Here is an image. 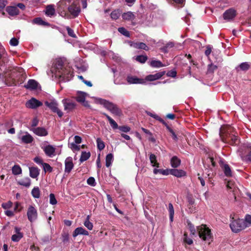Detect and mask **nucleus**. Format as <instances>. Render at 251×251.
Returning a JSON list of instances; mask_svg holds the SVG:
<instances>
[{
    "instance_id": "obj_1",
    "label": "nucleus",
    "mask_w": 251,
    "mask_h": 251,
    "mask_svg": "<svg viewBox=\"0 0 251 251\" xmlns=\"http://www.w3.org/2000/svg\"><path fill=\"white\" fill-rule=\"evenodd\" d=\"M50 71L52 73L54 74L55 76L68 77L69 75H72L71 71L64 68V62L61 59L56 60Z\"/></svg>"
},
{
    "instance_id": "obj_2",
    "label": "nucleus",
    "mask_w": 251,
    "mask_h": 251,
    "mask_svg": "<svg viewBox=\"0 0 251 251\" xmlns=\"http://www.w3.org/2000/svg\"><path fill=\"white\" fill-rule=\"evenodd\" d=\"M93 98L96 103L103 105L105 108L113 114L117 116H120L122 114V110L116 104L104 99L97 98Z\"/></svg>"
},
{
    "instance_id": "obj_3",
    "label": "nucleus",
    "mask_w": 251,
    "mask_h": 251,
    "mask_svg": "<svg viewBox=\"0 0 251 251\" xmlns=\"http://www.w3.org/2000/svg\"><path fill=\"white\" fill-rule=\"evenodd\" d=\"M197 231L200 238L208 245H210L213 241V236L211 230L205 225H202L197 227Z\"/></svg>"
},
{
    "instance_id": "obj_4",
    "label": "nucleus",
    "mask_w": 251,
    "mask_h": 251,
    "mask_svg": "<svg viewBox=\"0 0 251 251\" xmlns=\"http://www.w3.org/2000/svg\"><path fill=\"white\" fill-rule=\"evenodd\" d=\"M251 226V221H232L229 225L231 230L235 233H237Z\"/></svg>"
},
{
    "instance_id": "obj_5",
    "label": "nucleus",
    "mask_w": 251,
    "mask_h": 251,
    "mask_svg": "<svg viewBox=\"0 0 251 251\" xmlns=\"http://www.w3.org/2000/svg\"><path fill=\"white\" fill-rule=\"evenodd\" d=\"M23 69H19L17 71H13L9 75V76H5V82L7 85L11 86L16 85V78L19 76V75H23L21 74L23 72Z\"/></svg>"
},
{
    "instance_id": "obj_6",
    "label": "nucleus",
    "mask_w": 251,
    "mask_h": 251,
    "mask_svg": "<svg viewBox=\"0 0 251 251\" xmlns=\"http://www.w3.org/2000/svg\"><path fill=\"white\" fill-rule=\"evenodd\" d=\"M45 105L48 107L53 112L56 113L59 117L63 115V112L58 108V103L55 100H50L45 102Z\"/></svg>"
},
{
    "instance_id": "obj_7",
    "label": "nucleus",
    "mask_w": 251,
    "mask_h": 251,
    "mask_svg": "<svg viewBox=\"0 0 251 251\" xmlns=\"http://www.w3.org/2000/svg\"><path fill=\"white\" fill-rule=\"evenodd\" d=\"M228 130L229 131H228L227 133H226L225 137L223 139V141L230 145H237L239 143L237 136H236L234 133L231 132V128H229Z\"/></svg>"
},
{
    "instance_id": "obj_8",
    "label": "nucleus",
    "mask_w": 251,
    "mask_h": 251,
    "mask_svg": "<svg viewBox=\"0 0 251 251\" xmlns=\"http://www.w3.org/2000/svg\"><path fill=\"white\" fill-rule=\"evenodd\" d=\"M88 96V94L86 93L78 91L77 92L76 95L75 97L76 101L80 103H81L84 106L90 108V105L89 104L88 101L85 100L86 97Z\"/></svg>"
},
{
    "instance_id": "obj_9",
    "label": "nucleus",
    "mask_w": 251,
    "mask_h": 251,
    "mask_svg": "<svg viewBox=\"0 0 251 251\" xmlns=\"http://www.w3.org/2000/svg\"><path fill=\"white\" fill-rule=\"evenodd\" d=\"M62 102L64 107V110L69 113L73 111L76 106V103L69 99H63Z\"/></svg>"
},
{
    "instance_id": "obj_10",
    "label": "nucleus",
    "mask_w": 251,
    "mask_h": 251,
    "mask_svg": "<svg viewBox=\"0 0 251 251\" xmlns=\"http://www.w3.org/2000/svg\"><path fill=\"white\" fill-rule=\"evenodd\" d=\"M30 130L39 136H46L48 134L47 130L43 127H33Z\"/></svg>"
},
{
    "instance_id": "obj_11",
    "label": "nucleus",
    "mask_w": 251,
    "mask_h": 251,
    "mask_svg": "<svg viewBox=\"0 0 251 251\" xmlns=\"http://www.w3.org/2000/svg\"><path fill=\"white\" fill-rule=\"evenodd\" d=\"M236 11L233 8H230L226 10L223 14V18L226 20H232L236 16Z\"/></svg>"
},
{
    "instance_id": "obj_12",
    "label": "nucleus",
    "mask_w": 251,
    "mask_h": 251,
    "mask_svg": "<svg viewBox=\"0 0 251 251\" xmlns=\"http://www.w3.org/2000/svg\"><path fill=\"white\" fill-rule=\"evenodd\" d=\"M126 81L128 83L131 84H143L145 83L144 80L142 78H139L135 76L128 75L126 77Z\"/></svg>"
},
{
    "instance_id": "obj_13",
    "label": "nucleus",
    "mask_w": 251,
    "mask_h": 251,
    "mask_svg": "<svg viewBox=\"0 0 251 251\" xmlns=\"http://www.w3.org/2000/svg\"><path fill=\"white\" fill-rule=\"evenodd\" d=\"M42 105V103L35 98H31L26 103L27 107L30 108H36Z\"/></svg>"
},
{
    "instance_id": "obj_14",
    "label": "nucleus",
    "mask_w": 251,
    "mask_h": 251,
    "mask_svg": "<svg viewBox=\"0 0 251 251\" xmlns=\"http://www.w3.org/2000/svg\"><path fill=\"white\" fill-rule=\"evenodd\" d=\"M74 167L73 159L71 157H67L65 161V172L69 173Z\"/></svg>"
},
{
    "instance_id": "obj_15",
    "label": "nucleus",
    "mask_w": 251,
    "mask_h": 251,
    "mask_svg": "<svg viewBox=\"0 0 251 251\" xmlns=\"http://www.w3.org/2000/svg\"><path fill=\"white\" fill-rule=\"evenodd\" d=\"M28 220H33L37 218V212L36 209L32 206H30L27 211Z\"/></svg>"
},
{
    "instance_id": "obj_16",
    "label": "nucleus",
    "mask_w": 251,
    "mask_h": 251,
    "mask_svg": "<svg viewBox=\"0 0 251 251\" xmlns=\"http://www.w3.org/2000/svg\"><path fill=\"white\" fill-rule=\"evenodd\" d=\"M170 174L177 177H181L186 176V173L184 171L176 169H170Z\"/></svg>"
},
{
    "instance_id": "obj_17",
    "label": "nucleus",
    "mask_w": 251,
    "mask_h": 251,
    "mask_svg": "<svg viewBox=\"0 0 251 251\" xmlns=\"http://www.w3.org/2000/svg\"><path fill=\"white\" fill-rule=\"evenodd\" d=\"M79 235H89V232L82 227H78L75 229L73 233V237L75 238Z\"/></svg>"
},
{
    "instance_id": "obj_18",
    "label": "nucleus",
    "mask_w": 251,
    "mask_h": 251,
    "mask_svg": "<svg viewBox=\"0 0 251 251\" xmlns=\"http://www.w3.org/2000/svg\"><path fill=\"white\" fill-rule=\"evenodd\" d=\"M68 10L75 17L78 16L80 10L78 6L75 4H72L68 7Z\"/></svg>"
},
{
    "instance_id": "obj_19",
    "label": "nucleus",
    "mask_w": 251,
    "mask_h": 251,
    "mask_svg": "<svg viewBox=\"0 0 251 251\" xmlns=\"http://www.w3.org/2000/svg\"><path fill=\"white\" fill-rule=\"evenodd\" d=\"M20 139L25 144L31 143L34 140L33 137L27 132H25V134L20 137Z\"/></svg>"
},
{
    "instance_id": "obj_20",
    "label": "nucleus",
    "mask_w": 251,
    "mask_h": 251,
    "mask_svg": "<svg viewBox=\"0 0 251 251\" xmlns=\"http://www.w3.org/2000/svg\"><path fill=\"white\" fill-rule=\"evenodd\" d=\"M251 68V64L249 62H243L236 67L235 69L237 72L240 71L246 72Z\"/></svg>"
},
{
    "instance_id": "obj_21",
    "label": "nucleus",
    "mask_w": 251,
    "mask_h": 251,
    "mask_svg": "<svg viewBox=\"0 0 251 251\" xmlns=\"http://www.w3.org/2000/svg\"><path fill=\"white\" fill-rule=\"evenodd\" d=\"M38 83L34 79H29L26 84L25 85V87L29 90H35L38 87Z\"/></svg>"
},
{
    "instance_id": "obj_22",
    "label": "nucleus",
    "mask_w": 251,
    "mask_h": 251,
    "mask_svg": "<svg viewBox=\"0 0 251 251\" xmlns=\"http://www.w3.org/2000/svg\"><path fill=\"white\" fill-rule=\"evenodd\" d=\"M245 152L247 154L242 157L243 159L248 162H251V144H248L247 145Z\"/></svg>"
},
{
    "instance_id": "obj_23",
    "label": "nucleus",
    "mask_w": 251,
    "mask_h": 251,
    "mask_svg": "<svg viewBox=\"0 0 251 251\" xmlns=\"http://www.w3.org/2000/svg\"><path fill=\"white\" fill-rule=\"evenodd\" d=\"M131 46L137 49H143L148 50L149 47L143 42H134L131 44Z\"/></svg>"
},
{
    "instance_id": "obj_24",
    "label": "nucleus",
    "mask_w": 251,
    "mask_h": 251,
    "mask_svg": "<svg viewBox=\"0 0 251 251\" xmlns=\"http://www.w3.org/2000/svg\"><path fill=\"white\" fill-rule=\"evenodd\" d=\"M46 154L49 156H52L54 155L55 152V148L51 145H48L43 148Z\"/></svg>"
},
{
    "instance_id": "obj_25",
    "label": "nucleus",
    "mask_w": 251,
    "mask_h": 251,
    "mask_svg": "<svg viewBox=\"0 0 251 251\" xmlns=\"http://www.w3.org/2000/svg\"><path fill=\"white\" fill-rule=\"evenodd\" d=\"M164 74V72H160L154 75H150L146 77V79L148 81H153L161 78Z\"/></svg>"
},
{
    "instance_id": "obj_26",
    "label": "nucleus",
    "mask_w": 251,
    "mask_h": 251,
    "mask_svg": "<svg viewBox=\"0 0 251 251\" xmlns=\"http://www.w3.org/2000/svg\"><path fill=\"white\" fill-rule=\"evenodd\" d=\"M6 11L11 16L17 15L19 13V10L16 6H8L6 8Z\"/></svg>"
},
{
    "instance_id": "obj_27",
    "label": "nucleus",
    "mask_w": 251,
    "mask_h": 251,
    "mask_svg": "<svg viewBox=\"0 0 251 251\" xmlns=\"http://www.w3.org/2000/svg\"><path fill=\"white\" fill-rule=\"evenodd\" d=\"M122 17L124 20L127 21H132L135 18V15L131 11L123 13Z\"/></svg>"
},
{
    "instance_id": "obj_28",
    "label": "nucleus",
    "mask_w": 251,
    "mask_h": 251,
    "mask_svg": "<svg viewBox=\"0 0 251 251\" xmlns=\"http://www.w3.org/2000/svg\"><path fill=\"white\" fill-rule=\"evenodd\" d=\"M39 175V170L37 167L29 168V175L32 178H36Z\"/></svg>"
},
{
    "instance_id": "obj_29",
    "label": "nucleus",
    "mask_w": 251,
    "mask_h": 251,
    "mask_svg": "<svg viewBox=\"0 0 251 251\" xmlns=\"http://www.w3.org/2000/svg\"><path fill=\"white\" fill-rule=\"evenodd\" d=\"M62 241L64 243H68L69 242V232L68 230L64 229L61 234Z\"/></svg>"
},
{
    "instance_id": "obj_30",
    "label": "nucleus",
    "mask_w": 251,
    "mask_h": 251,
    "mask_svg": "<svg viewBox=\"0 0 251 251\" xmlns=\"http://www.w3.org/2000/svg\"><path fill=\"white\" fill-rule=\"evenodd\" d=\"M181 163V160L176 156H173L171 159V164L172 167L175 168L178 167Z\"/></svg>"
},
{
    "instance_id": "obj_31",
    "label": "nucleus",
    "mask_w": 251,
    "mask_h": 251,
    "mask_svg": "<svg viewBox=\"0 0 251 251\" xmlns=\"http://www.w3.org/2000/svg\"><path fill=\"white\" fill-rule=\"evenodd\" d=\"M33 23L40 25H44V26H49L50 24L44 21H43L41 18L38 17L33 19Z\"/></svg>"
},
{
    "instance_id": "obj_32",
    "label": "nucleus",
    "mask_w": 251,
    "mask_h": 251,
    "mask_svg": "<svg viewBox=\"0 0 251 251\" xmlns=\"http://www.w3.org/2000/svg\"><path fill=\"white\" fill-rule=\"evenodd\" d=\"M46 14L49 16H52L55 14V9L53 5H49L46 8Z\"/></svg>"
},
{
    "instance_id": "obj_33",
    "label": "nucleus",
    "mask_w": 251,
    "mask_h": 251,
    "mask_svg": "<svg viewBox=\"0 0 251 251\" xmlns=\"http://www.w3.org/2000/svg\"><path fill=\"white\" fill-rule=\"evenodd\" d=\"M18 183L21 185L28 187L30 185L31 181L30 178L27 177L20 180Z\"/></svg>"
},
{
    "instance_id": "obj_34",
    "label": "nucleus",
    "mask_w": 251,
    "mask_h": 251,
    "mask_svg": "<svg viewBox=\"0 0 251 251\" xmlns=\"http://www.w3.org/2000/svg\"><path fill=\"white\" fill-rule=\"evenodd\" d=\"M222 168L223 169L225 175L226 176H232L231 169L228 164H224Z\"/></svg>"
},
{
    "instance_id": "obj_35",
    "label": "nucleus",
    "mask_w": 251,
    "mask_h": 251,
    "mask_svg": "<svg viewBox=\"0 0 251 251\" xmlns=\"http://www.w3.org/2000/svg\"><path fill=\"white\" fill-rule=\"evenodd\" d=\"M150 160L151 163L152 164V166L159 167V164L157 162L156 156L152 153H151L150 155Z\"/></svg>"
},
{
    "instance_id": "obj_36",
    "label": "nucleus",
    "mask_w": 251,
    "mask_h": 251,
    "mask_svg": "<svg viewBox=\"0 0 251 251\" xmlns=\"http://www.w3.org/2000/svg\"><path fill=\"white\" fill-rule=\"evenodd\" d=\"M103 114L104 116H105V117L107 118L108 121L109 122L110 125L113 127V128L117 129L119 127L118 125L116 123V122L113 119H112L109 116H108L107 114H106L105 113H103Z\"/></svg>"
},
{
    "instance_id": "obj_37",
    "label": "nucleus",
    "mask_w": 251,
    "mask_h": 251,
    "mask_svg": "<svg viewBox=\"0 0 251 251\" xmlns=\"http://www.w3.org/2000/svg\"><path fill=\"white\" fill-rule=\"evenodd\" d=\"M105 165L107 167H109L112 164L113 160V155L112 153L108 154L106 156Z\"/></svg>"
},
{
    "instance_id": "obj_38",
    "label": "nucleus",
    "mask_w": 251,
    "mask_h": 251,
    "mask_svg": "<svg viewBox=\"0 0 251 251\" xmlns=\"http://www.w3.org/2000/svg\"><path fill=\"white\" fill-rule=\"evenodd\" d=\"M90 157V152L82 151L79 160L81 162H83L89 159Z\"/></svg>"
},
{
    "instance_id": "obj_39",
    "label": "nucleus",
    "mask_w": 251,
    "mask_h": 251,
    "mask_svg": "<svg viewBox=\"0 0 251 251\" xmlns=\"http://www.w3.org/2000/svg\"><path fill=\"white\" fill-rule=\"evenodd\" d=\"M150 65L152 67L156 68H160L164 66L162 63L159 60H152L150 62Z\"/></svg>"
},
{
    "instance_id": "obj_40",
    "label": "nucleus",
    "mask_w": 251,
    "mask_h": 251,
    "mask_svg": "<svg viewBox=\"0 0 251 251\" xmlns=\"http://www.w3.org/2000/svg\"><path fill=\"white\" fill-rule=\"evenodd\" d=\"M168 210L169 211L170 220H173L174 215V209L173 205L171 203H169Z\"/></svg>"
},
{
    "instance_id": "obj_41",
    "label": "nucleus",
    "mask_w": 251,
    "mask_h": 251,
    "mask_svg": "<svg viewBox=\"0 0 251 251\" xmlns=\"http://www.w3.org/2000/svg\"><path fill=\"white\" fill-rule=\"evenodd\" d=\"M121 11L119 9L113 11L111 13V17L113 20H117L121 15Z\"/></svg>"
},
{
    "instance_id": "obj_42",
    "label": "nucleus",
    "mask_w": 251,
    "mask_h": 251,
    "mask_svg": "<svg viewBox=\"0 0 251 251\" xmlns=\"http://www.w3.org/2000/svg\"><path fill=\"white\" fill-rule=\"evenodd\" d=\"M31 194L34 198H39L40 196V192L39 188L38 187H34L32 190Z\"/></svg>"
},
{
    "instance_id": "obj_43",
    "label": "nucleus",
    "mask_w": 251,
    "mask_h": 251,
    "mask_svg": "<svg viewBox=\"0 0 251 251\" xmlns=\"http://www.w3.org/2000/svg\"><path fill=\"white\" fill-rule=\"evenodd\" d=\"M12 173L15 175H19L22 173L21 168L19 166L15 165L12 169Z\"/></svg>"
},
{
    "instance_id": "obj_44",
    "label": "nucleus",
    "mask_w": 251,
    "mask_h": 251,
    "mask_svg": "<svg viewBox=\"0 0 251 251\" xmlns=\"http://www.w3.org/2000/svg\"><path fill=\"white\" fill-rule=\"evenodd\" d=\"M96 142H97L98 149L100 151H101V150H103L104 148H105V144H104V143L100 139V138H97Z\"/></svg>"
},
{
    "instance_id": "obj_45",
    "label": "nucleus",
    "mask_w": 251,
    "mask_h": 251,
    "mask_svg": "<svg viewBox=\"0 0 251 251\" xmlns=\"http://www.w3.org/2000/svg\"><path fill=\"white\" fill-rule=\"evenodd\" d=\"M217 66L211 63L208 66L207 73L212 74L217 69Z\"/></svg>"
},
{
    "instance_id": "obj_46",
    "label": "nucleus",
    "mask_w": 251,
    "mask_h": 251,
    "mask_svg": "<svg viewBox=\"0 0 251 251\" xmlns=\"http://www.w3.org/2000/svg\"><path fill=\"white\" fill-rule=\"evenodd\" d=\"M148 59V57L146 55H138L136 57V60L137 61L141 63H144L146 62V61Z\"/></svg>"
},
{
    "instance_id": "obj_47",
    "label": "nucleus",
    "mask_w": 251,
    "mask_h": 251,
    "mask_svg": "<svg viewBox=\"0 0 251 251\" xmlns=\"http://www.w3.org/2000/svg\"><path fill=\"white\" fill-rule=\"evenodd\" d=\"M118 31L125 35L126 37H129L130 36V33L124 27H119L118 29Z\"/></svg>"
},
{
    "instance_id": "obj_48",
    "label": "nucleus",
    "mask_w": 251,
    "mask_h": 251,
    "mask_svg": "<svg viewBox=\"0 0 251 251\" xmlns=\"http://www.w3.org/2000/svg\"><path fill=\"white\" fill-rule=\"evenodd\" d=\"M183 241L188 245H191L193 243V241L191 238H188L187 233L185 232L184 234Z\"/></svg>"
},
{
    "instance_id": "obj_49",
    "label": "nucleus",
    "mask_w": 251,
    "mask_h": 251,
    "mask_svg": "<svg viewBox=\"0 0 251 251\" xmlns=\"http://www.w3.org/2000/svg\"><path fill=\"white\" fill-rule=\"evenodd\" d=\"M167 129L171 133L172 138L176 141H177L178 138L173 129L169 126H167Z\"/></svg>"
},
{
    "instance_id": "obj_50",
    "label": "nucleus",
    "mask_w": 251,
    "mask_h": 251,
    "mask_svg": "<svg viewBox=\"0 0 251 251\" xmlns=\"http://www.w3.org/2000/svg\"><path fill=\"white\" fill-rule=\"evenodd\" d=\"M23 237V234H16L13 235L11 237V240L13 242H18Z\"/></svg>"
},
{
    "instance_id": "obj_51",
    "label": "nucleus",
    "mask_w": 251,
    "mask_h": 251,
    "mask_svg": "<svg viewBox=\"0 0 251 251\" xmlns=\"http://www.w3.org/2000/svg\"><path fill=\"white\" fill-rule=\"evenodd\" d=\"M189 230L191 235L195 236L196 233V230L194 226L189 222L188 223Z\"/></svg>"
},
{
    "instance_id": "obj_52",
    "label": "nucleus",
    "mask_w": 251,
    "mask_h": 251,
    "mask_svg": "<svg viewBox=\"0 0 251 251\" xmlns=\"http://www.w3.org/2000/svg\"><path fill=\"white\" fill-rule=\"evenodd\" d=\"M42 165L45 172H51L52 171V167L49 164L44 163Z\"/></svg>"
},
{
    "instance_id": "obj_53",
    "label": "nucleus",
    "mask_w": 251,
    "mask_h": 251,
    "mask_svg": "<svg viewBox=\"0 0 251 251\" xmlns=\"http://www.w3.org/2000/svg\"><path fill=\"white\" fill-rule=\"evenodd\" d=\"M12 204H13V203L11 201H8L7 202L2 203L1 204V206L4 209H8L9 208H10L12 207Z\"/></svg>"
},
{
    "instance_id": "obj_54",
    "label": "nucleus",
    "mask_w": 251,
    "mask_h": 251,
    "mask_svg": "<svg viewBox=\"0 0 251 251\" xmlns=\"http://www.w3.org/2000/svg\"><path fill=\"white\" fill-rule=\"evenodd\" d=\"M50 203L52 205H54L57 203V201L53 194L51 193L50 195Z\"/></svg>"
},
{
    "instance_id": "obj_55",
    "label": "nucleus",
    "mask_w": 251,
    "mask_h": 251,
    "mask_svg": "<svg viewBox=\"0 0 251 251\" xmlns=\"http://www.w3.org/2000/svg\"><path fill=\"white\" fill-rule=\"evenodd\" d=\"M66 29L67 31L68 35L73 38H75L76 35L74 33V31L73 29H72L71 28H70L69 26H66Z\"/></svg>"
},
{
    "instance_id": "obj_56",
    "label": "nucleus",
    "mask_w": 251,
    "mask_h": 251,
    "mask_svg": "<svg viewBox=\"0 0 251 251\" xmlns=\"http://www.w3.org/2000/svg\"><path fill=\"white\" fill-rule=\"evenodd\" d=\"M87 183L92 186H94L96 185L95 179L93 177H90L87 180Z\"/></svg>"
},
{
    "instance_id": "obj_57",
    "label": "nucleus",
    "mask_w": 251,
    "mask_h": 251,
    "mask_svg": "<svg viewBox=\"0 0 251 251\" xmlns=\"http://www.w3.org/2000/svg\"><path fill=\"white\" fill-rule=\"evenodd\" d=\"M84 225L89 229L92 230L93 227V225L92 223L90 222V221H85L84 223Z\"/></svg>"
},
{
    "instance_id": "obj_58",
    "label": "nucleus",
    "mask_w": 251,
    "mask_h": 251,
    "mask_svg": "<svg viewBox=\"0 0 251 251\" xmlns=\"http://www.w3.org/2000/svg\"><path fill=\"white\" fill-rule=\"evenodd\" d=\"M70 148L74 151H79L80 150V146H77L75 143L70 144Z\"/></svg>"
},
{
    "instance_id": "obj_59",
    "label": "nucleus",
    "mask_w": 251,
    "mask_h": 251,
    "mask_svg": "<svg viewBox=\"0 0 251 251\" xmlns=\"http://www.w3.org/2000/svg\"><path fill=\"white\" fill-rule=\"evenodd\" d=\"M7 4V0H0V11L4 9Z\"/></svg>"
},
{
    "instance_id": "obj_60",
    "label": "nucleus",
    "mask_w": 251,
    "mask_h": 251,
    "mask_svg": "<svg viewBox=\"0 0 251 251\" xmlns=\"http://www.w3.org/2000/svg\"><path fill=\"white\" fill-rule=\"evenodd\" d=\"M19 41L16 38H12L10 41V44L13 46H16L18 45Z\"/></svg>"
},
{
    "instance_id": "obj_61",
    "label": "nucleus",
    "mask_w": 251,
    "mask_h": 251,
    "mask_svg": "<svg viewBox=\"0 0 251 251\" xmlns=\"http://www.w3.org/2000/svg\"><path fill=\"white\" fill-rule=\"evenodd\" d=\"M118 128L122 131L127 132L129 131L130 128L127 126H120Z\"/></svg>"
},
{
    "instance_id": "obj_62",
    "label": "nucleus",
    "mask_w": 251,
    "mask_h": 251,
    "mask_svg": "<svg viewBox=\"0 0 251 251\" xmlns=\"http://www.w3.org/2000/svg\"><path fill=\"white\" fill-rule=\"evenodd\" d=\"M22 207L21 205V204L18 202L15 203V205L14 207V211H20L21 210Z\"/></svg>"
},
{
    "instance_id": "obj_63",
    "label": "nucleus",
    "mask_w": 251,
    "mask_h": 251,
    "mask_svg": "<svg viewBox=\"0 0 251 251\" xmlns=\"http://www.w3.org/2000/svg\"><path fill=\"white\" fill-rule=\"evenodd\" d=\"M212 48L209 45L206 47V50L205 51V54L206 56H208V55L211 53V52Z\"/></svg>"
},
{
    "instance_id": "obj_64",
    "label": "nucleus",
    "mask_w": 251,
    "mask_h": 251,
    "mask_svg": "<svg viewBox=\"0 0 251 251\" xmlns=\"http://www.w3.org/2000/svg\"><path fill=\"white\" fill-rule=\"evenodd\" d=\"M167 75L168 76L175 77V76H176V72L175 71H171L168 72L167 73Z\"/></svg>"
}]
</instances>
